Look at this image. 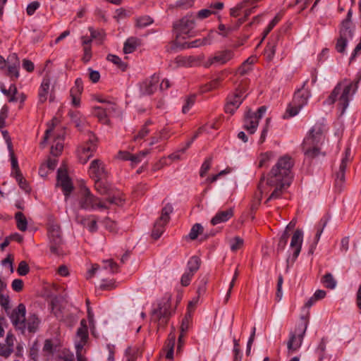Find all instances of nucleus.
Segmentation results:
<instances>
[{"instance_id": "1", "label": "nucleus", "mask_w": 361, "mask_h": 361, "mask_svg": "<svg viewBox=\"0 0 361 361\" xmlns=\"http://www.w3.org/2000/svg\"><path fill=\"white\" fill-rule=\"evenodd\" d=\"M294 165L293 159L284 155L280 157L271 168L267 177H262L258 185L261 195L271 192L267 201L281 197L284 190L288 188L293 179L292 168Z\"/></svg>"}, {"instance_id": "2", "label": "nucleus", "mask_w": 361, "mask_h": 361, "mask_svg": "<svg viewBox=\"0 0 361 361\" xmlns=\"http://www.w3.org/2000/svg\"><path fill=\"white\" fill-rule=\"evenodd\" d=\"M121 202V198L115 196H109L102 200L93 195L85 185L81 186L78 199L79 207L87 211L107 209L109 208L107 204L120 205Z\"/></svg>"}, {"instance_id": "3", "label": "nucleus", "mask_w": 361, "mask_h": 361, "mask_svg": "<svg viewBox=\"0 0 361 361\" xmlns=\"http://www.w3.org/2000/svg\"><path fill=\"white\" fill-rule=\"evenodd\" d=\"M360 79L361 75L358 77L357 81L355 82L344 79L338 83L329 96L326 102L328 104H332L337 102L341 111V115H343L348 106L350 96H352L357 89V84Z\"/></svg>"}, {"instance_id": "4", "label": "nucleus", "mask_w": 361, "mask_h": 361, "mask_svg": "<svg viewBox=\"0 0 361 361\" xmlns=\"http://www.w3.org/2000/svg\"><path fill=\"white\" fill-rule=\"evenodd\" d=\"M326 133V127L323 122L317 123L312 126L302 143L303 151L306 156L314 158L319 154Z\"/></svg>"}, {"instance_id": "5", "label": "nucleus", "mask_w": 361, "mask_h": 361, "mask_svg": "<svg viewBox=\"0 0 361 361\" xmlns=\"http://www.w3.org/2000/svg\"><path fill=\"white\" fill-rule=\"evenodd\" d=\"M47 235L50 252L55 255L63 254V239L61 227L54 221L47 226Z\"/></svg>"}, {"instance_id": "6", "label": "nucleus", "mask_w": 361, "mask_h": 361, "mask_svg": "<svg viewBox=\"0 0 361 361\" xmlns=\"http://www.w3.org/2000/svg\"><path fill=\"white\" fill-rule=\"evenodd\" d=\"M249 81L246 79L243 80L235 90L230 94L227 97V102L225 105L226 113L233 114L239 108L240 105L246 97V91L247 90Z\"/></svg>"}, {"instance_id": "7", "label": "nucleus", "mask_w": 361, "mask_h": 361, "mask_svg": "<svg viewBox=\"0 0 361 361\" xmlns=\"http://www.w3.org/2000/svg\"><path fill=\"white\" fill-rule=\"evenodd\" d=\"M307 83V81H305L302 87L295 93L293 104L287 108L286 113L288 114L289 117L296 116L300 110L307 105L308 99L311 97L310 90L305 87Z\"/></svg>"}, {"instance_id": "8", "label": "nucleus", "mask_w": 361, "mask_h": 361, "mask_svg": "<svg viewBox=\"0 0 361 361\" xmlns=\"http://www.w3.org/2000/svg\"><path fill=\"white\" fill-rule=\"evenodd\" d=\"M195 27V18L192 16H186L173 24L176 32V45H180L181 39L190 37L191 31Z\"/></svg>"}, {"instance_id": "9", "label": "nucleus", "mask_w": 361, "mask_h": 361, "mask_svg": "<svg viewBox=\"0 0 361 361\" xmlns=\"http://www.w3.org/2000/svg\"><path fill=\"white\" fill-rule=\"evenodd\" d=\"M308 321L302 317V321L298 323L293 331L290 332L287 347L289 351L294 352L300 348L302 345L304 336L307 328Z\"/></svg>"}, {"instance_id": "10", "label": "nucleus", "mask_w": 361, "mask_h": 361, "mask_svg": "<svg viewBox=\"0 0 361 361\" xmlns=\"http://www.w3.org/2000/svg\"><path fill=\"white\" fill-rule=\"evenodd\" d=\"M267 111L265 106H260L257 111L248 110L245 112L243 121V128L250 134H253L257 129L259 121Z\"/></svg>"}, {"instance_id": "11", "label": "nucleus", "mask_w": 361, "mask_h": 361, "mask_svg": "<svg viewBox=\"0 0 361 361\" xmlns=\"http://www.w3.org/2000/svg\"><path fill=\"white\" fill-rule=\"evenodd\" d=\"M303 241V233L301 230H296L292 238L290 244V250L292 251V254L290 255L286 259V269L288 270L292 267L298 258L301 249Z\"/></svg>"}, {"instance_id": "12", "label": "nucleus", "mask_w": 361, "mask_h": 361, "mask_svg": "<svg viewBox=\"0 0 361 361\" xmlns=\"http://www.w3.org/2000/svg\"><path fill=\"white\" fill-rule=\"evenodd\" d=\"M97 137L92 133H88V139L78 149V156L80 163L85 164L97 149Z\"/></svg>"}, {"instance_id": "13", "label": "nucleus", "mask_w": 361, "mask_h": 361, "mask_svg": "<svg viewBox=\"0 0 361 361\" xmlns=\"http://www.w3.org/2000/svg\"><path fill=\"white\" fill-rule=\"evenodd\" d=\"M173 212L172 205L167 204L161 209L160 217L155 221L152 233L154 239H158L164 231V226L170 219V214Z\"/></svg>"}, {"instance_id": "14", "label": "nucleus", "mask_w": 361, "mask_h": 361, "mask_svg": "<svg viewBox=\"0 0 361 361\" xmlns=\"http://www.w3.org/2000/svg\"><path fill=\"white\" fill-rule=\"evenodd\" d=\"M354 36V29L353 25H348V23H341L339 37L337 39L336 49L339 53H344L348 42L353 39Z\"/></svg>"}, {"instance_id": "15", "label": "nucleus", "mask_w": 361, "mask_h": 361, "mask_svg": "<svg viewBox=\"0 0 361 361\" xmlns=\"http://www.w3.org/2000/svg\"><path fill=\"white\" fill-rule=\"evenodd\" d=\"M234 57V52L230 49H225L216 52L213 56L209 57L204 62L207 68L213 65H224Z\"/></svg>"}, {"instance_id": "16", "label": "nucleus", "mask_w": 361, "mask_h": 361, "mask_svg": "<svg viewBox=\"0 0 361 361\" xmlns=\"http://www.w3.org/2000/svg\"><path fill=\"white\" fill-rule=\"evenodd\" d=\"M57 185L62 188L65 196V201L66 202L73 190V185L68 175L66 169L62 168L59 169L57 173Z\"/></svg>"}, {"instance_id": "17", "label": "nucleus", "mask_w": 361, "mask_h": 361, "mask_svg": "<svg viewBox=\"0 0 361 361\" xmlns=\"http://www.w3.org/2000/svg\"><path fill=\"white\" fill-rule=\"evenodd\" d=\"M89 174L94 180L105 179L108 176V171L104 163L100 159H94L89 167Z\"/></svg>"}, {"instance_id": "18", "label": "nucleus", "mask_w": 361, "mask_h": 361, "mask_svg": "<svg viewBox=\"0 0 361 361\" xmlns=\"http://www.w3.org/2000/svg\"><path fill=\"white\" fill-rule=\"evenodd\" d=\"M25 306L23 304H19L11 315L12 324L23 333L25 330Z\"/></svg>"}, {"instance_id": "19", "label": "nucleus", "mask_w": 361, "mask_h": 361, "mask_svg": "<svg viewBox=\"0 0 361 361\" xmlns=\"http://www.w3.org/2000/svg\"><path fill=\"white\" fill-rule=\"evenodd\" d=\"M160 78L158 75L154 74L149 78L146 79L140 85V92L143 95L153 94L159 87Z\"/></svg>"}, {"instance_id": "20", "label": "nucleus", "mask_w": 361, "mask_h": 361, "mask_svg": "<svg viewBox=\"0 0 361 361\" xmlns=\"http://www.w3.org/2000/svg\"><path fill=\"white\" fill-rule=\"evenodd\" d=\"M171 316L170 305L164 302L160 305L157 310L153 312L152 317L154 319L158 320L159 327L164 326Z\"/></svg>"}, {"instance_id": "21", "label": "nucleus", "mask_w": 361, "mask_h": 361, "mask_svg": "<svg viewBox=\"0 0 361 361\" xmlns=\"http://www.w3.org/2000/svg\"><path fill=\"white\" fill-rule=\"evenodd\" d=\"M7 75L12 80L19 77L20 60L16 54H11L7 58Z\"/></svg>"}, {"instance_id": "22", "label": "nucleus", "mask_w": 361, "mask_h": 361, "mask_svg": "<svg viewBox=\"0 0 361 361\" xmlns=\"http://www.w3.org/2000/svg\"><path fill=\"white\" fill-rule=\"evenodd\" d=\"M350 149H347L345 152V157L341 160V163L339 166V170L336 173V178L335 180L336 187L341 189L343 184L345 181V171L347 166V163L350 160Z\"/></svg>"}, {"instance_id": "23", "label": "nucleus", "mask_w": 361, "mask_h": 361, "mask_svg": "<svg viewBox=\"0 0 361 361\" xmlns=\"http://www.w3.org/2000/svg\"><path fill=\"white\" fill-rule=\"evenodd\" d=\"M224 3L222 2H215L211 4L208 8L202 9L198 11L197 14V17L199 19L203 20L209 17L212 14H216L219 11H221L224 8Z\"/></svg>"}, {"instance_id": "24", "label": "nucleus", "mask_w": 361, "mask_h": 361, "mask_svg": "<svg viewBox=\"0 0 361 361\" xmlns=\"http://www.w3.org/2000/svg\"><path fill=\"white\" fill-rule=\"evenodd\" d=\"M50 87V78L48 75H45L42 80L38 92V100L41 104L44 103L48 97Z\"/></svg>"}, {"instance_id": "25", "label": "nucleus", "mask_w": 361, "mask_h": 361, "mask_svg": "<svg viewBox=\"0 0 361 361\" xmlns=\"http://www.w3.org/2000/svg\"><path fill=\"white\" fill-rule=\"evenodd\" d=\"M233 215V211L232 209H228L225 211H219L216 215L212 219L211 223L215 226L221 223H224L230 219Z\"/></svg>"}, {"instance_id": "26", "label": "nucleus", "mask_w": 361, "mask_h": 361, "mask_svg": "<svg viewBox=\"0 0 361 361\" xmlns=\"http://www.w3.org/2000/svg\"><path fill=\"white\" fill-rule=\"evenodd\" d=\"M279 39V35H277L275 37V39H272L271 42L268 43L267 45L264 54L266 58V59L269 61H271L275 55L276 53V47L277 45V42Z\"/></svg>"}, {"instance_id": "27", "label": "nucleus", "mask_w": 361, "mask_h": 361, "mask_svg": "<svg viewBox=\"0 0 361 361\" xmlns=\"http://www.w3.org/2000/svg\"><path fill=\"white\" fill-rule=\"evenodd\" d=\"M77 338L80 340L75 343V348L81 350L88 338L87 326H80L77 331Z\"/></svg>"}, {"instance_id": "28", "label": "nucleus", "mask_w": 361, "mask_h": 361, "mask_svg": "<svg viewBox=\"0 0 361 361\" xmlns=\"http://www.w3.org/2000/svg\"><path fill=\"white\" fill-rule=\"evenodd\" d=\"M140 44L141 40L140 39L135 37H129L124 43L123 52L125 54L133 53Z\"/></svg>"}, {"instance_id": "29", "label": "nucleus", "mask_w": 361, "mask_h": 361, "mask_svg": "<svg viewBox=\"0 0 361 361\" xmlns=\"http://www.w3.org/2000/svg\"><path fill=\"white\" fill-rule=\"evenodd\" d=\"M222 75L223 73L219 75L217 78H214L209 83L205 84L204 86H202L201 87V92L202 93H204L218 88L221 85V82L224 80Z\"/></svg>"}, {"instance_id": "30", "label": "nucleus", "mask_w": 361, "mask_h": 361, "mask_svg": "<svg viewBox=\"0 0 361 361\" xmlns=\"http://www.w3.org/2000/svg\"><path fill=\"white\" fill-rule=\"evenodd\" d=\"M222 75L223 73L219 75L217 78H214L209 83L205 84L204 86H202L201 87V92L202 93H204L218 88L221 85V82L224 80Z\"/></svg>"}, {"instance_id": "31", "label": "nucleus", "mask_w": 361, "mask_h": 361, "mask_svg": "<svg viewBox=\"0 0 361 361\" xmlns=\"http://www.w3.org/2000/svg\"><path fill=\"white\" fill-rule=\"evenodd\" d=\"M176 337L174 334H169L166 342L164 349L166 351V357L168 360H172L173 357V349L175 345Z\"/></svg>"}, {"instance_id": "32", "label": "nucleus", "mask_w": 361, "mask_h": 361, "mask_svg": "<svg viewBox=\"0 0 361 361\" xmlns=\"http://www.w3.org/2000/svg\"><path fill=\"white\" fill-rule=\"evenodd\" d=\"M327 223H328V219L323 218L317 224V225L316 226L317 232H316L315 238H314V245L312 246V248L310 249V252L311 253L313 252V250L315 248L317 243L319 242L321 235H322L324 228L327 225Z\"/></svg>"}, {"instance_id": "33", "label": "nucleus", "mask_w": 361, "mask_h": 361, "mask_svg": "<svg viewBox=\"0 0 361 361\" xmlns=\"http://www.w3.org/2000/svg\"><path fill=\"white\" fill-rule=\"evenodd\" d=\"M63 149V137L58 135L51 147L50 152L54 157H58Z\"/></svg>"}, {"instance_id": "34", "label": "nucleus", "mask_w": 361, "mask_h": 361, "mask_svg": "<svg viewBox=\"0 0 361 361\" xmlns=\"http://www.w3.org/2000/svg\"><path fill=\"white\" fill-rule=\"evenodd\" d=\"M94 189L102 195H110V188L103 181V179H97L94 180Z\"/></svg>"}, {"instance_id": "35", "label": "nucleus", "mask_w": 361, "mask_h": 361, "mask_svg": "<svg viewBox=\"0 0 361 361\" xmlns=\"http://www.w3.org/2000/svg\"><path fill=\"white\" fill-rule=\"evenodd\" d=\"M39 319L35 314L30 315L25 322V328L30 333H35L39 326Z\"/></svg>"}, {"instance_id": "36", "label": "nucleus", "mask_w": 361, "mask_h": 361, "mask_svg": "<svg viewBox=\"0 0 361 361\" xmlns=\"http://www.w3.org/2000/svg\"><path fill=\"white\" fill-rule=\"evenodd\" d=\"M82 224L90 232H95L97 230V219L94 216H90L81 221Z\"/></svg>"}, {"instance_id": "37", "label": "nucleus", "mask_w": 361, "mask_h": 361, "mask_svg": "<svg viewBox=\"0 0 361 361\" xmlns=\"http://www.w3.org/2000/svg\"><path fill=\"white\" fill-rule=\"evenodd\" d=\"M93 114L98 119L103 123H108L109 116L106 110L102 106H94L93 109Z\"/></svg>"}, {"instance_id": "38", "label": "nucleus", "mask_w": 361, "mask_h": 361, "mask_svg": "<svg viewBox=\"0 0 361 361\" xmlns=\"http://www.w3.org/2000/svg\"><path fill=\"white\" fill-rule=\"evenodd\" d=\"M102 270L107 271L109 274H114L118 272V265L112 259L103 261Z\"/></svg>"}, {"instance_id": "39", "label": "nucleus", "mask_w": 361, "mask_h": 361, "mask_svg": "<svg viewBox=\"0 0 361 361\" xmlns=\"http://www.w3.org/2000/svg\"><path fill=\"white\" fill-rule=\"evenodd\" d=\"M15 219L17 228L21 231H25L27 227V222L25 215L22 212H18L16 214Z\"/></svg>"}, {"instance_id": "40", "label": "nucleus", "mask_w": 361, "mask_h": 361, "mask_svg": "<svg viewBox=\"0 0 361 361\" xmlns=\"http://www.w3.org/2000/svg\"><path fill=\"white\" fill-rule=\"evenodd\" d=\"M200 265V259L197 256H192L188 262L187 271L195 273L199 269Z\"/></svg>"}, {"instance_id": "41", "label": "nucleus", "mask_w": 361, "mask_h": 361, "mask_svg": "<svg viewBox=\"0 0 361 361\" xmlns=\"http://www.w3.org/2000/svg\"><path fill=\"white\" fill-rule=\"evenodd\" d=\"M210 42L208 41L207 38H204L203 39H196L190 43H180V45H176L177 47H180L181 49L185 48H192V47H197L202 45L209 44Z\"/></svg>"}, {"instance_id": "42", "label": "nucleus", "mask_w": 361, "mask_h": 361, "mask_svg": "<svg viewBox=\"0 0 361 361\" xmlns=\"http://www.w3.org/2000/svg\"><path fill=\"white\" fill-rule=\"evenodd\" d=\"M151 124V121H147L145 125L141 128V129L138 131L137 134L134 136V141H138L140 140H143L150 132L149 129V126Z\"/></svg>"}, {"instance_id": "43", "label": "nucleus", "mask_w": 361, "mask_h": 361, "mask_svg": "<svg viewBox=\"0 0 361 361\" xmlns=\"http://www.w3.org/2000/svg\"><path fill=\"white\" fill-rule=\"evenodd\" d=\"M322 282L324 286L329 289H334L336 286V281L334 279L333 275L330 273L326 274L322 279Z\"/></svg>"}, {"instance_id": "44", "label": "nucleus", "mask_w": 361, "mask_h": 361, "mask_svg": "<svg viewBox=\"0 0 361 361\" xmlns=\"http://www.w3.org/2000/svg\"><path fill=\"white\" fill-rule=\"evenodd\" d=\"M57 122H58V121L56 118H53L51 120V123H48V128L45 131L43 141L40 143V145L42 147H44L45 146V143H46L47 140L49 139V137L51 133H52V131L54 128V126H56Z\"/></svg>"}, {"instance_id": "45", "label": "nucleus", "mask_w": 361, "mask_h": 361, "mask_svg": "<svg viewBox=\"0 0 361 361\" xmlns=\"http://www.w3.org/2000/svg\"><path fill=\"white\" fill-rule=\"evenodd\" d=\"M106 59L108 61L116 65L122 71H125L126 69L127 65L123 62L118 56L114 54H109Z\"/></svg>"}, {"instance_id": "46", "label": "nucleus", "mask_w": 361, "mask_h": 361, "mask_svg": "<svg viewBox=\"0 0 361 361\" xmlns=\"http://www.w3.org/2000/svg\"><path fill=\"white\" fill-rule=\"evenodd\" d=\"M243 239L239 236H235L230 240L231 250L233 252H236L240 249L243 245Z\"/></svg>"}, {"instance_id": "47", "label": "nucleus", "mask_w": 361, "mask_h": 361, "mask_svg": "<svg viewBox=\"0 0 361 361\" xmlns=\"http://www.w3.org/2000/svg\"><path fill=\"white\" fill-rule=\"evenodd\" d=\"M274 154L271 152H267L262 154L259 159V166H267L269 161L273 158Z\"/></svg>"}, {"instance_id": "48", "label": "nucleus", "mask_w": 361, "mask_h": 361, "mask_svg": "<svg viewBox=\"0 0 361 361\" xmlns=\"http://www.w3.org/2000/svg\"><path fill=\"white\" fill-rule=\"evenodd\" d=\"M153 23V20L148 16H140L136 20V25L139 27H145Z\"/></svg>"}, {"instance_id": "49", "label": "nucleus", "mask_w": 361, "mask_h": 361, "mask_svg": "<svg viewBox=\"0 0 361 361\" xmlns=\"http://www.w3.org/2000/svg\"><path fill=\"white\" fill-rule=\"evenodd\" d=\"M83 91V82L81 78H77L74 86L71 89L70 94L80 95Z\"/></svg>"}, {"instance_id": "50", "label": "nucleus", "mask_w": 361, "mask_h": 361, "mask_svg": "<svg viewBox=\"0 0 361 361\" xmlns=\"http://www.w3.org/2000/svg\"><path fill=\"white\" fill-rule=\"evenodd\" d=\"M195 102V96L190 95L185 98V104L183 106L182 111L183 114H186L189 111L190 108L194 105Z\"/></svg>"}, {"instance_id": "51", "label": "nucleus", "mask_w": 361, "mask_h": 361, "mask_svg": "<svg viewBox=\"0 0 361 361\" xmlns=\"http://www.w3.org/2000/svg\"><path fill=\"white\" fill-rule=\"evenodd\" d=\"M97 101L104 104V106L103 108L106 110L109 116L116 111V104L114 103L99 98L97 99Z\"/></svg>"}, {"instance_id": "52", "label": "nucleus", "mask_w": 361, "mask_h": 361, "mask_svg": "<svg viewBox=\"0 0 361 361\" xmlns=\"http://www.w3.org/2000/svg\"><path fill=\"white\" fill-rule=\"evenodd\" d=\"M8 149L11 152V159L12 168L14 170V173L16 176L18 173H21L20 171L19 167H18V160H17L16 157L14 156V154L12 151L11 142H9L8 144Z\"/></svg>"}, {"instance_id": "53", "label": "nucleus", "mask_w": 361, "mask_h": 361, "mask_svg": "<svg viewBox=\"0 0 361 361\" xmlns=\"http://www.w3.org/2000/svg\"><path fill=\"white\" fill-rule=\"evenodd\" d=\"M203 231V227L200 224H195L191 228L189 237L191 240H195L198 235Z\"/></svg>"}, {"instance_id": "54", "label": "nucleus", "mask_w": 361, "mask_h": 361, "mask_svg": "<svg viewBox=\"0 0 361 361\" xmlns=\"http://www.w3.org/2000/svg\"><path fill=\"white\" fill-rule=\"evenodd\" d=\"M212 161V158L209 157L206 159L205 161L203 162L200 171V175L201 177H204L211 168Z\"/></svg>"}, {"instance_id": "55", "label": "nucleus", "mask_w": 361, "mask_h": 361, "mask_svg": "<svg viewBox=\"0 0 361 361\" xmlns=\"http://www.w3.org/2000/svg\"><path fill=\"white\" fill-rule=\"evenodd\" d=\"M30 271V268L28 264L25 261H21L19 263L17 271L19 275L20 276H25L27 274H28Z\"/></svg>"}, {"instance_id": "56", "label": "nucleus", "mask_w": 361, "mask_h": 361, "mask_svg": "<svg viewBox=\"0 0 361 361\" xmlns=\"http://www.w3.org/2000/svg\"><path fill=\"white\" fill-rule=\"evenodd\" d=\"M194 276V274L192 272H190L186 270V271L183 274L180 283L183 286H187L190 284L191 279L192 276Z\"/></svg>"}, {"instance_id": "57", "label": "nucleus", "mask_w": 361, "mask_h": 361, "mask_svg": "<svg viewBox=\"0 0 361 361\" xmlns=\"http://www.w3.org/2000/svg\"><path fill=\"white\" fill-rule=\"evenodd\" d=\"M149 153V150L146 149L140 152L137 154H133L132 156V163L133 164H137L141 161L143 157H145L146 155H147Z\"/></svg>"}, {"instance_id": "58", "label": "nucleus", "mask_w": 361, "mask_h": 361, "mask_svg": "<svg viewBox=\"0 0 361 361\" xmlns=\"http://www.w3.org/2000/svg\"><path fill=\"white\" fill-rule=\"evenodd\" d=\"M16 178L17 181L18 182V184H19L20 187L22 189H23L26 192H28L30 190V188L28 186V184L26 182V180L23 178V177L21 173L17 174L16 176Z\"/></svg>"}, {"instance_id": "59", "label": "nucleus", "mask_w": 361, "mask_h": 361, "mask_svg": "<svg viewBox=\"0 0 361 361\" xmlns=\"http://www.w3.org/2000/svg\"><path fill=\"white\" fill-rule=\"evenodd\" d=\"M1 90L7 97L10 96L12 94H16L17 93V88L14 84L11 85L8 90H6L4 85H2L1 86Z\"/></svg>"}, {"instance_id": "60", "label": "nucleus", "mask_w": 361, "mask_h": 361, "mask_svg": "<svg viewBox=\"0 0 361 361\" xmlns=\"http://www.w3.org/2000/svg\"><path fill=\"white\" fill-rule=\"evenodd\" d=\"M11 286L13 290L20 292L23 290V281L20 279H14L12 282Z\"/></svg>"}, {"instance_id": "61", "label": "nucleus", "mask_w": 361, "mask_h": 361, "mask_svg": "<svg viewBox=\"0 0 361 361\" xmlns=\"http://www.w3.org/2000/svg\"><path fill=\"white\" fill-rule=\"evenodd\" d=\"M88 71L90 80L94 83L97 82L100 79V74L99 71H94L92 68H89Z\"/></svg>"}, {"instance_id": "62", "label": "nucleus", "mask_w": 361, "mask_h": 361, "mask_svg": "<svg viewBox=\"0 0 361 361\" xmlns=\"http://www.w3.org/2000/svg\"><path fill=\"white\" fill-rule=\"evenodd\" d=\"M39 7V3L38 1H33L30 3L26 9L27 13L28 16H32L36 11V10Z\"/></svg>"}, {"instance_id": "63", "label": "nucleus", "mask_w": 361, "mask_h": 361, "mask_svg": "<svg viewBox=\"0 0 361 361\" xmlns=\"http://www.w3.org/2000/svg\"><path fill=\"white\" fill-rule=\"evenodd\" d=\"M43 351L49 354H53L54 353V345L52 341L49 339H47L44 341V344L43 346Z\"/></svg>"}, {"instance_id": "64", "label": "nucleus", "mask_w": 361, "mask_h": 361, "mask_svg": "<svg viewBox=\"0 0 361 361\" xmlns=\"http://www.w3.org/2000/svg\"><path fill=\"white\" fill-rule=\"evenodd\" d=\"M22 66L25 70H26L27 72H30V73L32 72L35 68L34 63L31 61L26 59L23 60Z\"/></svg>"}]
</instances>
